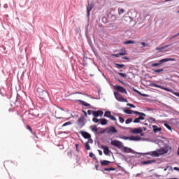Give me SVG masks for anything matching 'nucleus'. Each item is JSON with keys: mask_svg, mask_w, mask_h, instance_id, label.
<instances>
[{"mask_svg": "<svg viewBox=\"0 0 179 179\" xmlns=\"http://www.w3.org/2000/svg\"><path fill=\"white\" fill-rule=\"evenodd\" d=\"M169 150L167 148H162L158 151H153L150 152H147L145 155H149L150 156H152L155 157H159V156H162L163 155H166V153H168Z\"/></svg>", "mask_w": 179, "mask_h": 179, "instance_id": "obj_1", "label": "nucleus"}, {"mask_svg": "<svg viewBox=\"0 0 179 179\" xmlns=\"http://www.w3.org/2000/svg\"><path fill=\"white\" fill-rule=\"evenodd\" d=\"M169 61H176V59H173V58H165L159 60V62L157 63H152L151 64V66L152 68H156V66H159L162 65V64H164V62H169Z\"/></svg>", "mask_w": 179, "mask_h": 179, "instance_id": "obj_2", "label": "nucleus"}, {"mask_svg": "<svg viewBox=\"0 0 179 179\" xmlns=\"http://www.w3.org/2000/svg\"><path fill=\"white\" fill-rule=\"evenodd\" d=\"M86 122H87V121L85 118V116L82 115L77 121L78 127L80 128V129H82V127L86 125Z\"/></svg>", "mask_w": 179, "mask_h": 179, "instance_id": "obj_3", "label": "nucleus"}, {"mask_svg": "<svg viewBox=\"0 0 179 179\" xmlns=\"http://www.w3.org/2000/svg\"><path fill=\"white\" fill-rule=\"evenodd\" d=\"M114 96L117 101H120L121 103H128V99L121 96L118 92H114Z\"/></svg>", "mask_w": 179, "mask_h": 179, "instance_id": "obj_4", "label": "nucleus"}, {"mask_svg": "<svg viewBox=\"0 0 179 179\" xmlns=\"http://www.w3.org/2000/svg\"><path fill=\"white\" fill-rule=\"evenodd\" d=\"M110 145L115 146V148H117L118 149H122V148H124V143L118 140L112 141Z\"/></svg>", "mask_w": 179, "mask_h": 179, "instance_id": "obj_5", "label": "nucleus"}, {"mask_svg": "<svg viewBox=\"0 0 179 179\" xmlns=\"http://www.w3.org/2000/svg\"><path fill=\"white\" fill-rule=\"evenodd\" d=\"M122 110H123L125 114H136L137 115H143V116L145 115V113L138 112L136 110H127V109H124V108H122Z\"/></svg>", "mask_w": 179, "mask_h": 179, "instance_id": "obj_6", "label": "nucleus"}, {"mask_svg": "<svg viewBox=\"0 0 179 179\" xmlns=\"http://www.w3.org/2000/svg\"><path fill=\"white\" fill-rule=\"evenodd\" d=\"M123 149H124V153H134L136 155H141V156H145V153H139V152H136L135 151H134V150H132L131 148H129L128 147H124L123 146Z\"/></svg>", "mask_w": 179, "mask_h": 179, "instance_id": "obj_7", "label": "nucleus"}, {"mask_svg": "<svg viewBox=\"0 0 179 179\" xmlns=\"http://www.w3.org/2000/svg\"><path fill=\"white\" fill-rule=\"evenodd\" d=\"M150 86L151 87H157L158 89H162V90H165V92H171V90H170L169 88H166L164 86L159 85L153 83H150Z\"/></svg>", "mask_w": 179, "mask_h": 179, "instance_id": "obj_8", "label": "nucleus"}, {"mask_svg": "<svg viewBox=\"0 0 179 179\" xmlns=\"http://www.w3.org/2000/svg\"><path fill=\"white\" fill-rule=\"evenodd\" d=\"M115 90H117V92H120V93H123L124 94H127V90L124 88V87L120 85H115L114 86Z\"/></svg>", "mask_w": 179, "mask_h": 179, "instance_id": "obj_9", "label": "nucleus"}, {"mask_svg": "<svg viewBox=\"0 0 179 179\" xmlns=\"http://www.w3.org/2000/svg\"><path fill=\"white\" fill-rule=\"evenodd\" d=\"M80 134L84 139H90V138H92V135L86 131H80Z\"/></svg>", "mask_w": 179, "mask_h": 179, "instance_id": "obj_10", "label": "nucleus"}, {"mask_svg": "<svg viewBox=\"0 0 179 179\" xmlns=\"http://www.w3.org/2000/svg\"><path fill=\"white\" fill-rule=\"evenodd\" d=\"M101 149H103V153L106 156H110V152L111 151L110 150V148H108V147L101 145Z\"/></svg>", "mask_w": 179, "mask_h": 179, "instance_id": "obj_11", "label": "nucleus"}, {"mask_svg": "<svg viewBox=\"0 0 179 179\" xmlns=\"http://www.w3.org/2000/svg\"><path fill=\"white\" fill-rule=\"evenodd\" d=\"M106 132L108 134H117L118 131L113 126H110Z\"/></svg>", "mask_w": 179, "mask_h": 179, "instance_id": "obj_12", "label": "nucleus"}, {"mask_svg": "<svg viewBox=\"0 0 179 179\" xmlns=\"http://www.w3.org/2000/svg\"><path fill=\"white\" fill-rule=\"evenodd\" d=\"M38 96L41 99H46V97H48V92L43 90L42 92L38 93Z\"/></svg>", "mask_w": 179, "mask_h": 179, "instance_id": "obj_13", "label": "nucleus"}, {"mask_svg": "<svg viewBox=\"0 0 179 179\" xmlns=\"http://www.w3.org/2000/svg\"><path fill=\"white\" fill-rule=\"evenodd\" d=\"M143 129H142V128H134L132 129L130 132L131 134H142Z\"/></svg>", "mask_w": 179, "mask_h": 179, "instance_id": "obj_14", "label": "nucleus"}, {"mask_svg": "<svg viewBox=\"0 0 179 179\" xmlns=\"http://www.w3.org/2000/svg\"><path fill=\"white\" fill-rule=\"evenodd\" d=\"M153 163H156V160L152 159V160L141 162V164H143V166H145L146 164H153Z\"/></svg>", "mask_w": 179, "mask_h": 179, "instance_id": "obj_15", "label": "nucleus"}, {"mask_svg": "<svg viewBox=\"0 0 179 179\" xmlns=\"http://www.w3.org/2000/svg\"><path fill=\"white\" fill-rule=\"evenodd\" d=\"M152 129L154 134H157V132H160L162 131V127H158L157 125H153Z\"/></svg>", "mask_w": 179, "mask_h": 179, "instance_id": "obj_16", "label": "nucleus"}, {"mask_svg": "<svg viewBox=\"0 0 179 179\" xmlns=\"http://www.w3.org/2000/svg\"><path fill=\"white\" fill-rule=\"evenodd\" d=\"M129 141H141V137L139 136H131L129 137Z\"/></svg>", "mask_w": 179, "mask_h": 179, "instance_id": "obj_17", "label": "nucleus"}, {"mask_svg": "<svg viewBox=\"0 0 179 179\" xmlns=\"http://www.w3.org/2000/svg\"><path fill=\"white\" fill-rule=\"evenodd\" d=\"M36 111L37 110H30L29 114V115H31V117H35L36 118H37V117H38V114L36 113Z\"/></svg>", "mask_w": 179, "mask_h": 179, "instance_id": "obj_18", "label": "nucleus"}, {"mask_svg": "<svg viewBox=\"0 0 179 179\" xmlns=\"http://www.w3.org/2000/svg\"><path fill=\"white\" fill-rule=\"evenodd\" d=\"M119 53L122 56L127 55V50L125 49V48H122L119 50Z\"/></svg>", "mask_w": 179, "mask_h": 179, "instance_id": "obj_19", "label": "nucleus"}, {"mask_svg": "<svg viewBox=\"0 0 179 179\" xmlns=\"http://www.w3.org/2000/svg\"><path fill=\"white\" fill-rule=\"evenodd\" d=\"M101 166H108L111 162L107 160H100Z\"/></svg>", "mask_w": 179, "mask_h": 179, "instance_id": "obj_20", "label": "nucleus"}, {"mask_svg": "<svg viewBox=\"0 0 179 179\" xmlns=\"http://www.w3.org/2000/svg\"><path fill=\"white\" fill-rule=\"evenodd\" d=\"M99 121H101V125H107V122H108V121L106 118H101L99 119Z\"/></svg>", "mask_w": 179, "mask_h": 179, "instance_id": "obj_21", "label": "nucleus"}, {"mask_svg": "<svg viewBox=\"0 0 179 179\" xmlns=\"http://www.w3.org/2000/svg\"><path fill=\"white\" fill-rule=\"evenodd\" d=\"M42 92H44V87H43L42 85H39L37 87V92L38 93H41Z\"/></svg>", "mask_w": 179, "mask_h": 179, "instance_id": "obj_22", "label": "nucleus"}, {"mask_svg": "<svg viewBox=\"0 0 179 179\" xmlns=\"http://www.w3.org/2000/svg\"><path fill=\"white\" fill-rule=\"evenodd\" d=\"M78 101L82 104V106H84V107H90V104L87 103L86 101H82V100H78Z\"/></svg>", "mask_w": 179, "mask_h": 179, "instance_id": "obj_23", "label": "nucleus"}, {"mask_svg": "<svg viewBox=\"0 0 179 179\" xmlns=\"http://www.w3.org/2000/svg\"><path fill=\"white\" fill-rule=\"evenodd\" d=\"M171 45H164L161 48H157L156 50L157 51H162V50H166V48H168V47H171Z\"/></svg>", "mask_w": 179, "mask_h": 179, "instance_id": "obj_24", "label": "nucleus"}, {"mask_svg": "<svg viewBox=\"0 0 179 179\" xmlns=\"http://www.w3.org/2000/svg\"><path fill=\"white\" fill-rule=\"evenodd\" d=\"M89 156L92 159H94V160H96V163H99V160H97V157H96V155L93 154V152H90Z\"/></svg>", "mask_w": 179, "mask_h": 179, "instance_id": "obj_25", "label": "nucleus"}, {"mask_svg": "<svg viewBox=\"0 0 179 179\" xmlns=\"http://www.w3.org/2000/svg\"><path fill=\"white\" fill-rule=\"evenodd\" d=\"M114 66H115V68H117V69H121V68H124V66H125V65L115 63Z\"/></svg>", "mask_w": 179, "mask_h": 179, "instance_id": "obj_26", "label": "nucleus"}, {"mask_svg": "<svg viewBox=\"0 0 179 179\" xmlns=\"http://www.w3.org/2000/svg\"><path fill=\"white\" fill-rule=\"evenodd\" d=\"M147 120L150 124H153V122H156V119L155 117H148Z\"/></svg>", "mask_w": 179, "mask_h": 179, "instance_id": "obj_27", "label": "nucleus"}, {"mask_svg": "<svg viewBox=\"0 0 179 179\" xmlns=\"http://www.w3.org/2000/svg\"><path fill=\"white\" fill-rule=\"evenodd\" d=\"M123 44H124V45L135 44V41H132V40H129V41L123 42Z\"/></svg>", "mask_w": 179, "mask_h": 179, "instance_id": "obj_28", "label": "nucleus"}, {"mask_svg": "<svg viewBox=\"0 0 179 179\" xmlns=\"http://www.w3.org/2000/svg\"><path fill=\"white\" fill-rule=\"evenodd\" d=\"M103 117H106V118H110V117H111V112L110 111H106Z\"/></svg>", "mask_w": 179, "mask_h": 179, "instance_id": "obj_29", "label": "nucleus"}, {"mask_svg": "<svg viewBox=\"0 0 179 179\" xmlns=\"http://www.w3.org/2000/svg\"><path fill=\"white\" fill-rule=\"evenodd\" d=\"M117 138H119V139H124V141L129 140V137L125 136H118Z\"/></svg>", "mask_w": 179, "mask_h": 179, "instance_id": "obj_30", "label": "nucleus"}, {"mask_svg": "<svg viewBox=\"0 0 179 179\" xmlns=\"http://www.w3.org/2000/svg\"><path fill=\"white\" fill-rule=\"evenodd\" d=\"M103 171H115V168H113V167H110V168H105L103 169Z\"/></svg>", "mask_w": 179, "mask_h": 179, "instance_id": "obj_31", "label": "nucleus"}, {"mask_svg": "<svg viewBox=\"0 0 179 179\" xmlns=\"http://www.w3.org/2000/svg\"><path fill=\"white\" fill-rule=\"evenodd\" d=\"M155 73H160V72H164V69H157V70H153Z\"/></svg>", "mask_w": 179, "mask_h": 179, "instance_id": "obj_32", "label": "nucleus"}, {"mask_svg": "<svg viewBox=\"0 0 179 179\" xmlns=\"http://www.w3.org/2000/svg\"><path fill=\"white\" fill-rule=\"evenodd\" d=\"M164 125L169 131H172L173 130V129L171 128V126H170L168 123H164Z\"/></svg>", "mask_w": 179, "mask_h": 179, "instance_id": "obj_33", "label": "nucleus"}, {"mask_svg": "<svg viewBox=\"0 0 179 179\" xmlns=\"http://www.w3.org/2000/svg\"><path fill=\"white\" fill-rule=\"evenodd\" d=\"M68 125H72V122H71V121L66 122L64 123L62 127H68Z\"/></svg>", "mask_w": 179, "mask_h": 179, "instance_id": "obj_34", "label": "nucleus"}, {"mask_svg": "<svg viewBox=\"0 0 179 179\" xmlns=\"http://www.w3.org/2000/svg\"><path fill=\"white\" fill-rule=\"evenodd\" d=\"M85 149H87V150H90L91 149L90 145H89V142H86L85 143Z\"/></svg>", "mask_w": 179, "mask_h": 179, "instance_id": "obj_35", "label": "nucleus"}, {"mask_svg": "<svg viewBox=\"0 0 179 179\" xmlns=\"http://www.w3.org/2000/svg\"><path fill=\"white\" fill-rule=\"evenodd\" d=\"M119 15H122V13H125V10L124 8H118Z\"/></svg>", "mask_w": 179, "mask_h": 179, "instance_id": "obj_36", "label": "nucleus"}, {"mask_svg": "<svg viewBox=\"0 0 179 179\" xmlns=\"http://www.w3.org/2000/svg\"><path fill=\"white\" fill-rule=\"evenodd\" d=\"M93 9V6L92 5H88L87 7V11L91 12V10Z\"/></svg>", "mask_w": 179, "mask_h": 179, "instance_id": "obj_37", "label": "nucleus"}, {"mask_svg": "<svg viewBox=\"0 0 179 179\" xmlns=\"http://www.w3.org/2000/svg\"><path fill=\"white\" fill-rule=\"evenodd\" d=\"M91 131H92V132H97L99 129L97 128V126H93V128L91 129Z\"/></svg>", "mask_w": 179, "mask_h": 179, "instance_id": "obj_38", "label": "nucleus"}, {"mask_svg": "<svg viewBox=\"0 0 179 179\" xmlns=\"http://www.w3.org/2000/svg\"><path fill=\"white\" fill-rule=\"evenodd\" d=\"M132 121H134V120L132 118L127 119L125 121V124H131V122H132Z\"/></svg>", "mask_w": 179, "mask_h": 179, "instance_id": "obj_39", "label": "nucleus"}, {"mask_svg": "<svg viewBox=\"0 0 179 179\" xmlns=\"http://www.w3.org/2000/svg\"><path fill=\"white\" fill-rule=\"evenodd\" d=\"M92 115L95 117H99V112L97 111H92Z\"/></svg>", "mask_w": 179, "mask_h": 179, "instance_id": "obj_40", "label": "nucleus"}, {"mask_svg": "<svg viewBox=\"0 0 179 179\" xmlns=\"http://www.w3.org/2000/svg\"><path fill=\"white\" fill-rule=\"evenodd\" d=\"M133 122H134V124H139V122H141V120H139V117H137L134 120Z\"/></svg>", "mask_w": 179, "mask_h": 179, "instance_id": "obj_41", "label": "nucleus"}, {"mask_svg": "<svg viewBox=\"0 0 179 179\" xmlns=\"http://www.w3.org/2000/svg\"><path fill=\"white\" fill-rule=\"evenodd\" d=\"M117 75H120L122 78H127V74L124 73H117Z\"/></svg>", "mask_w": 179, "mask_h": 179, "instance_id": "obj_42", "label": "nucleus"}, {"mask_svg": "<svg viewBox=\"0 0 179 179\" xmlns=\"http://www.w3.org/2000/svg\"><path fill=\"white\" fill-rule=\"evenodd\" d=\"M138 117V120H140V121H143V120H145V117H146V114H145V116L143 115H141Z\"/></svg>", "mask_w": 179, "mask_h": 179, "instance_id": "obj_43", "label": "nucleus"}, {"mask_svg": "<svg viewBox=\"0 0 179 179\" xmlns=\"http://www.w3.org/2000/svg\"><path fill=\"white\" fill-rule=\"evenodd\" d=\"M119 121H120V122H121V124H124V122H125V119H124L123 117L120 116L119 117Z\"/></svg>", "mask_w": 179, "mask_h": 179, "instance_id": "obj_44", "label": "nucleus"}, {"mask_svg": "<svg viewBox=\"0 0 179 179\" xmlns=\"http://www.w3.org/2000/svg\"><path fill=\"white\" fill-rule=\"evenodd\" d=\"M110 19L112 20H115V19H117V15H115L114 14H111Z\"/></svg>", "mask_w": 179, "mask_h": 179, "instance_id": "obj_45", "label": "nucleus"}, {"mask_svg": "<svg viewBox=\"0 0 179 179\" xmlns=\"http://www.w3.org/2000/svg\"><path fill=\"white\" fill-rule=\"evenodd\" d=\"M104 113L102 110H98L99 117H103Z\"/></svg>", "mask_w": 179, "mask_h": 179, "instance_id": "obj_46", "label": "nucleus"}, {"mask_svg": "<svg viewBox=\"0 0 179 179\" xmlns=\"http://www.w3.org/2000/svg\"><path fill=\"white\" fill-rule=\"evenodd\" d=\"M141 45L143 47H149V43H146L145 42H141Z\"/></svg>", "mask_w": 179, "mask_h": 179, "instance_id": "obj_47", "label": "nucleus"}, {"mask_svg": "<svg viewBox=\"0 0 179 179\" xmlns=\"http://www.w3.org/2000/svg\"><path fill=\"white\" fill-rule=\"evenodd\" d=\"M131 89L132 90H134V92H136V93H138V94H141V92L138 90L135 89V87H133Z\"/></svg>", "mask_w": 179, "mask_h": 179, "instance_id": "obj_48", "label": "nucleus"}, {"mask_svg": "<svg viewBox=\"0 0 179 179\" xmlns=\"http://www.w3.org/2000/svg\"><path fill=\"white\" fill-rule=\"evenodd\" d=\"M106 131H107V129H105L103 130H101V131H99L98 134L99 135H102V134H105L106 133Z\"/></svg>", "mask_w": 179, "mask_h": 179, "instance_id": "obj_49", "label": "nucleus"}, {"mask_svg": "<svg viewBox=\"0 0 179 179\" xmlns=\"http://www.w3.org/2000/svg\"><path fill=\"white\" fill-rule=\"evenodd\" d=\"M110 120H112V121H117V118L115 117H114L113 115L110 116Z\"/></svg>", "mask_w": 179, "mask_h": 179, "instance_id": "obj_50", "label": "nucleus"}, {"mask_svg": "<svg viewBox=\"0 0 179 179\" xmlns=\"http://www.w3.org/2000/svg\"><path fill=\"white\" fill-rule=\"evenodd\" d=\"M127 106H128L129 107H131V108H135L136 107L135 106V105L132 103H127Z\"/></svg>", "mask_w": 179, "mask_h": 179, "instance_id": "obj_51", "label": "nucleus"}, {"mask_svg": "<svg viewBox=\"0 0 179 179\" xmlns=\"http://www.w3.org/2000/svg\"><path fill=\"white\" fill-rule=\"evenodd\" d=\"M92 121H93V122H95L96 124H97V122H99V121H100V120H99L96 117H94V118H92Z\"/></svg>", "mask_w": 179, "mask_h": 179, "instance_id": "obj_52", "label": "nucleus"}, {"mask_svg": "<svg viewBox=\"0 0 179 179\" xmlns=\"http://www.w3.org/2000/svg\"><path fill=\"white\" fill-rule=\"evenodd\" d=\"M120 52L119 53H117V54H113L112 55V57H115V58H120Z\"/></svg>", "mask_w": 179, "mask_h": 179, "instance_id": "obj_53", "label": "nucleus"}, {"mask_svg": "<svg viewBox=\"0 0 179 179\" xmlns=\"http://www.w3.org/2000/svg\"><path fill=\"white\" fill-rule=\"evenodd\" d=\"M27 129H28V131H30V132H33V129H31V127L27 125Z\"/></svg>", "mask_w": 179, "mask_h": 179, "instance_id": "obj_54", "label": "nucleus"}, {"mask_svg": "<svg viewBox=\"0 0 179 179\" xmlns=\"http://www.w3.org/2000/svg\"><path fill=\"white\" fill-rule=\"evenodd\" d=\"M76 152H79V143L76 144Z\"/></svg>", "mask_w": 179, "mask_h": 179, "instance_id": "obj_55", "label": "nucleus"}, {"mask_svg": "<svg viewBox=\"0 0 179 179\" xmlns=\"http://www.w3.org/2000/svg\"><path fill=\"white\" fill-rule=\"evenodd\" d=\"M165 149H169V150H173V147H171V146H170V145H166V147H165Z\"/></svg>", "mask_w": 179, "mask_h": 179, "instance_id": "obj_56", "label": "nucleus"}, {"mask_svg": "<svg viewBox=\"0 0 179 179\" xmlns=\"http://www.w3.org/2000/svg\"><path fill=\"white\" fill-rule=\"evenodd\" d=\"M102 22H103V23H107V18H106V17H102Z\"/></svg>", "mask_w": 179, "mask_h": 179, "instance_id": "obj_57", "label": "nucleus"}, {"mask_svg": "<svg viewBox=\"0 0 179 179\" xmlns=\"http://www.w3.org/2000/svg\"><path fill=\"white\" fill-rule=\"evenodd\" d=\"M87 139H88V141L87 142H88V144L89 143H93V139H92V138H87Z\"/></svg>", "mask_w": 179, "mask_h": 179, "instance_id": "obj_58", "label": "nucleus"}, {"mask_svg": "<svg viewBox=\"0 0 179 179\" xmlns=\"http://www.w3.org/2000/svg\"><path fill=\"white\" fill-rule=\"evenodd\" d=\"M92 113H93V110H87V114H88V115H92Z\"/></svg>", "mask_w": 179, "mask_h": 179, "instance_id": "obj_59", "label": "nucleus"}, {"mask_svg": "<svg viewBox=\"0 0 179 179\" xmlns=\"http://www.w3.org/2000/svg\"><path fill=\"white\" fill-rule=\"evenodd\" d=\"M140 96H142L143 97H149V95L146 94H142V92H141V94H140Z\"/></svg>", "mask_w": 179, "mask_h": 179, "instance_id": "obj_60", "label": "nucleus"}, {"mask_svg": "<svg viewBox=\"0 0 179 179\" xmlns=\"http://www.w3.org/2000/svg\"><path fill=\"white\" fill-rule=\"evenodd\" d=\"M99 156H103V151L101 150H98Z\"/></svg>", "mask_w": 179, "mask_h": 179, "instance_id": "obj_61", "label": "nucleus"}, {"mask_svg": "<svg viewBox=\"0 0 179 179\" xmlns=\"http://www.w3.org/2000/svg\"><path fill=\"white\" fill-rule=\"evenodd\" d=\"M82 113H83V114H84V115L85 116V117H87V113L85 111V110H82Z\"/></svg>", "mask_w": 179, "mask_h": 179, "instance_id": "obj_62", "label": "nucleus"}, {"mask_svg": "<svg viewBox=\"0 0 179 179\" xmlns=\"http://www.w3.org/2000/svg\"><path fill=\"white\" fill-rule=\"evenodd\" d=\"M173 170H175L176 171H179V168L178 167H174Z\"/></svg>", "mask_w": 179, "mask_h": 179, "instance_id": "obj_63", "label": "nucleus"}, {"mask_svg": "<svg viewBox=\"0 0 179 179\" xmlns=\"http://www.w3.org/2000/svg\"><path fill=\"white\" fill-rule=\"evenodd\" d=\"M95 169H96V170H97V171L99 170V164L95 165Z\"/></svg>", "mask_w": 179, "mask_h": 179, "instance_id": "obj_64", "label": "nucleus"}]
</instances>
